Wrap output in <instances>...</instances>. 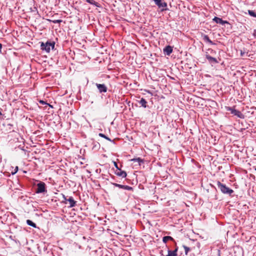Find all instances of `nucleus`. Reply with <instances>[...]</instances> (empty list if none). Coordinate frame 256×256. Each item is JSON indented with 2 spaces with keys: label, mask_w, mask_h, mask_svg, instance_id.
I'll list each match as a JSON object with an SVG mask.
<instances>
[{
  "label": "nucleus",
  "mask_w": 256,
  "mask_h": 256,
  "mask_svg": "<svg viewBox=\"0 0 256 256\" xmlns=\"http://www.w3.org/2000/svg\"><path fill=\"white\" fill-rule=\"evenodd\" d=\"M68 202L70 203V208H72L75 206L76 202L74 200L72 197L70 196L68 198Z\"/></svg>",
  "instance_id": "10"
},
{
  "label": "nucleus",
  "mask_w": 256,
  "mask_h": 256,
  "mask_svg": "<svg viewBox=\"0 0 256 256\" xmlns=\"http://www.w3.org/2000/svg\"><path fill=\"white\" fill-rule=\"evenodd\" d=\"M153 1L160 8H164L167 6V4L162 0H153Z\"/></svg>",
  "instance_id": "5"
},
{
  "label": "nucleus",
  "mask_w": 256,
  "mask_h": 256,
  "mask_svg": "<svg viewBox=\"0 0 256 256\" xmlns=\"http://www.w3.org/2000/svg\"><path fill=\"white\" fill-rule=\"evenodd\" d=\"M169 240H174V238L170 236H164L162 238V241L164 243H166Z\"/></svg>",
  "instance_id": "14"
},
{
  "label": "nucleus",
  "mask_w": 256,
  "mask_h": 256,
  "mask_svg": "<svg viewBox=\"0 0 256 256\" xmlns=\"http://www.w3.org/2000/svg\"><path fill=\"white\" fill-rule=\"evenodd\" d=\"M26 224L28 225L32 226L33 228H36V224L30 220H26Z\"/></svg>",
  "instance_id": "15"
},
{
  "label": "nucleus",
  "mask_w": 256,
  "mask_h": 256,
  "mask_svg": "<svg viewBox=\"0 0 256 256\" xmlns=\"http://www.w3.org/2000/svg\"><path fill=\"white\" fill-rule=\"evenodd\" d=\"M213 20L217 24H224L226 23H227V22L224 21L222 18H218V17H216V16H215L213 18Z\"/></svg>",
  "instance_id": "9"
},
{
  "label": "nucleus",
  "mask_w": 256,
  "mask_h": 256,
  "mask_svg": "<svg viewBox=\"0 0 256 256\" xmlns=\"http://www.w3.org/2000/svg\"><path fill=\"white\" fill-rule=\"evenodd\" d=\"M206 58L208 59V60L210 62H213L214 63H218V62L217 61L216 59L214 58H213L208 54L206 55Z\"/></svg>",
  "instance_id": "12"
},
{
  "label": "nucleus",
  "mask_w": 256,
  "mask_h": 256,
  "mask_svg": "<svg viewBox=\"0 0 256 256\" xmlns=\"http://www.w3.org/2000/svg\"><path fill=\"white\" fill-rule=\"evenodd\" d=\"M86 2L92 4H95L96 2L94 0H86Z\"/></svg>",
  "instance_id": "20"
},
{
  "label": "nucleus",
  "mask_w": 256,
  "mask_h": 256,
  "mask_svg": "<svg viewBox=\"0 0 256 256\" xmlns=\"http://www.w3.org/2000/svg\"><path fill=\"white\" fill-rule=\"evenodd\" d=\"M184 250H185V252L186 254H188V252L190 250V248L186 246H184Z\"/></svg>",
  "instance_id": "21"
},
{
  "label": "nucleus",
  "mask_w": 256,
  "mask_h": 256,
  "mask_svg": "<svg viewBox=\"0 0 256 256\" xmlns=\"http://www.w3.org/2000/svg\"><path fill=\"white\" fill-rule=\"evenodd\" d=\"M255 170H256V167L254 168Z\"/></svg>",
  "instance_id": "27"
},
{
  "label": "nucleus",
  "mask_w": 256,
  "mask_h": 256,
  "mask_svg": "<svg viewBox=\"0 0 256 256\" xmlns=\"http://www.w3.org/2000/svg\"><path fill=\"white\" fill-rule=\"evenodd\" d=\"M96 86L100 92H107V87L104 84H96Z\"/></svg>",
  "instance_id": "6"
},
{
  "label": "nucleus",
  "mask_w": 256,
  "mask_h": 256,
  "mask_svg": "<svg viewBox=\"0 0 256 256\" xmlns=\"http://www.w3.org/2000/svg\"><path fill=\"white\" fill-rule=\"evenodd\" d=\"M164 52L165 54L168 56L170 55V54L172 52V48L170 46H166L164 48Z\"/></svg>",
  "instance_id": "8"
},
{
  "label": "nucleus",
  "mask_w": 256,
  "mask_h": 256,
  "mask_svg": "<svg viewBox=\"0 0 256 256\" xmlns=\"http://www.w3.org/2000/svg\"><path fill=\"white\" fill-rule=\"evenodd\" d=\"M18 170V166H16L15 168V170H14V172H12V174H15L17 172Z\"/></svg>",
  "instance_id": "23"
},
{
  "label": "nucleus",
  "mask_w": 256,
  "mask_h": 256,
  "mask_svg": "<svg viewBox=\"0 0 256 256\" xmlns=\"http://www.w3.org/2000/svg\"><path fill=\"white\" fill-rule=\"evenodd\" d=\"M112 184L115 186L118 187L120 188H123L124 190H132V188L131 186L125 185H122L120 184H118L116 183H112Z\"/></svg>",
  "instance_id": "7"
},
{
  "label": "nucleus",
  "mask_w": 256,
  "mask_h": 256,
  "mask_svg": "<svg viewBox=\"0 0 256 256\" xmlns=\"http://www.w3.org/2000/svg\"><path fill=\"white\" fill-rule=\"evenodd\" d=\"M139 104L144 108L146 107L147 102L144 98H142L140 99V100L139 101Z\"/></svg>",
  "instance_id": "13"
},
{
  "label": "nucleus",
  "mask_w": 256,
  "mask_h": 256,
  "mask_svg": "<svg viewBox=\"0 0 256 256\" xmlns=\"http://www.w3.org/2000/svg\"><path fill=\"white\" fill-rule=\"evenodd\" d=\"M248 13L250 16L256 18V13L254 11L248 10Z\"/></svg>",
  "instance_id": "17"
},
{
  "label": "nucleus",
  "mask_w": 256,
  "mask_h": 256,
  "mask_svg": "<svg viewBox=\"0 0 256 256\" xmlns=\"http://www.w3.org/2000/svg\"><path fill=\"white\" fill-rule=\"evenodd\" d=\"M227 110L228 111H230L232 114H233L234 116H237L238 118H244V114L236 110H235L230 107H228L227 108Z\"/></svg>",
  "instance_id": "3"
},
{
  "label": "nucleus",
  "mask_w": 256,
  "mask_h": 256,
  "mask_svg": "<svg viewBox=\"0 0 256 256\" xmlns=\"http://www.w3.org/2000/svg\"><path fill=\"white\" fill-rule=\"evenodd\" d=\"M217 186L218 188L220 190V191L224 194H230L234 192L232 190L227 187L225 184L221 183L220 182H218Z\"/></svg>",
  "instance_id": "2"
},
{
  "label": "nucleus",
  "mask_w": 256,
  "mask_h": 256,
  "mask_svg": "<svg viewBox=\"0 0 256 256\" xmlns=\"http://www.w3.org/2000/svg\"><path fill=\"white\" fill-rule=\"evenodd\" d=\"M37 186L38 188L36 190V192L37 194L42 193L46 192V184H44V182H40L38 184Z\"/></svg>",
  "instance_id": "4"
},
{
  "label": "nucleus",
  "mask_w": 256,
  "mask_h": 256,
  "mask_svg": "<svg viewBox=\"0 0 256 256\" xmlns=\"http://www.w3.org/2000/svg\"><path fill=\"white\" fill-rule=\"evenodd\" d=\"M54 24H58V23H60V22H62V20H55L53 22Z\"/></svg>",
  "instance_id": "22"
},
{
  "label": "nucleus",
  "mask_w": 256,
  "mask_h": 256,
  "mask_svg": "<svg viewBox=\"0 0 256 256\" xmlns=\"http://www.w3.org/2000/svg\"><path fill=\"white\" fill-rule=\"evenodd\" d=\"M55 43L54 42H47L46 43L44 42H40V48L42 50H45L46 52H49L51 49L54 48Z\"/></svg>",
  "instance_id": "1"
},
{
  "label": "nucleus",
  "mask_w": 256,
  "mask_h": 256,
  "mask_svg": "<svg viewBox=\"0 0 256 256\" xmlns=\"http://www.w3.org/2000/svg\"><path fill=\"white\" fill-rule=\"evenodd\" d=\"M116 174L122 178H126V173L124 171L120 170L118 169V171L116 172Z\"/></svg>",
  "instance_id": "11"
},
{
  "label": "nucleus",
  "mask_w": 256,
  "mask_h": 256,
  "mask_svg": "<svg viewBox=\"0 0 256 256\" xmlns=\"http://www.w3.org/2000/svg\"><path fill=\"white\" fill-rule=\"evenodd\" d=\"M204 40L205 41L207 42H208L210 44H212V41L209 38L208 36L207 35H205L204 36Z\"/></svg>",
  "instance_id": "16"
},
{
  "label": "nucleus",
  "mask_w": 256,
  "mask_h": 256,
  "mask_svg": "<svg viewBox=\"0 0 256 256\" xmlns=\"http://www.w3.org/2000/svg\"><path fill=\"white\" fill-rule=\"evenodd\" d=\"M114 166L118 170L119 168H118V166L116 162H114Z\"/></svg>",
  "instance_id": "26"
},
{
  "label": "nucleus",
  "mask_w": 256,
  "mask_h": 256,
  "mask_svg": "<svg viewBox=\"0 0 256 256\" xmlns=\"http://www.w3.org/2000/svg\"><path fill=\"white\" fill-rule=\"evenodd\" d=\"M62 197L65 201H68V198H66L64 195L63 194Z\"/></svg>",
  "instance_id": "25"
},
{
  "label": "nucleus",
  "mask_w": 256,
  "mask_h": 256,
  "mask_svg": "<svg viewBox=\"0 0 256 256\" xmlns=\"http://www.w3.org/2000/svg\"><path fill=\"white\" fill-rule=\"evenodd\" d=\"M244 52H242V50L240 51V56H244Z\"/></svg>",
  "instance_id": "24"
},
{
  "label": "nucleus",
  "mask_w": 256,
  "mask_h": 256,
  "mask_svg": "<svg viewBox=\"0 0 256 256\" xmlns=\"http://www.w3.org/2000/svg\"><path fill=\"white\" fill-rule=\"evenodd\" d=\"M132 160L134 162H138L139 163L140 165V163L142 162V160L140 158H133Z\"/></svg>",
  "instance_id": "19"
},
{
  "label": "nucleus",
  "mask_w": 256,
  "mask_h": 256,
  "mask_svg": "<svg viewBox=\"0 0 256 256\" xmlns=\"http://www.w3.org/2000/svg\"><path fill=\"white\" fill-rule=\"evenodd\" d=\"M98 135H99V136H100V137H102V138H106V140H110V141H111V140H110V138H108V137H107L106 136H105V135H104V134H103L100 133Z\"/></svg>",
  "instance_id": "18"
}]
</instances>
